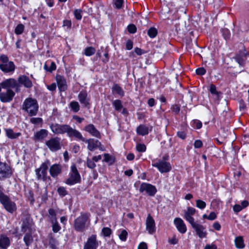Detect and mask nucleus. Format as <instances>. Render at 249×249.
Segmentation results:
<instances>
[{
	"label": "nucleus",
	"instance_id": "nucleus-1",
	"mask_svg": "<svg viewBox=\"0 0 249 249\" xmlns=\"http://www.w3.org/2000/svg\"><path fill=\"white\" fill-rule=\"evenodd\" d=\"M1 88L6 89V92L0 93V100L4 103L10 102L15 95V93L11 89H15L17 92L20 90L19 85L17 81L13 78H9L2 82L0 84V91Z\"/></svg>",
	"mask_w": 249,
	"mask_h": 249
},
{
	"label": "nucleus",
	"instance_id": "nucleus-2",
	"mask_svg": "<svg viewBox=\"0 0 249 249\" xmlns=\"http://www.w3.org/2000/svg\"><path fill=\"white\" fill-rule=\"evenodd\" d=\"M22 108L28 114L29 116L36 115L38 110L36 100L32 98L26 99L23 103Z\"/></svg>",
	"mask_w": 249,
	"mask_h": 249
},
{
	"label": "nucleus",
	"instance_id": "nucleus-3",
	"mask_svg": "<svg viewBox=\"0 0 249 249\" xmlns=\"http://www.w3.org/2000/svg\"><path fill=\"white\" fill-rule=\"evenodd\" d=\"M0 202L4 209L9 213H13L17 210L16 204L12 201L6 195H1L0 196Z\"/></svg>",
	"mask_w": 249,
	"mask_h": 249
},
{
	"label": "nucleus",
	"instance_id": "nucleus-4",
	"mask_svg": "<svg viewBox=\"0 0 249 249\" xmlns=\"http://www.w3.org/2000/svg\"><path fill=\"white\" fill-rule=\"evenodd\" d=\"M0 69L3 72L7 73L12 72L15 70V66L12 61H9L8 57L5 54L0 56Z\"/></svg>",
	"mask_w": 249,
	"mask_h": 249
},
{
	"label": "nucleus",
	"instance_id": "nucleus-5",
	"mask_svg": "<svg viewBox=\"0 0 249 249\" xmlns=\"http://www.w3.org/2000/svg\"><path fill=\"white\" fill-rule=\"evenodd\" d=\"M49 165L50 161L47 160L41 164L39 168L36 169L35 172L38 180H46L47 170Z\"/></svg>",
	"mask_w": 249,
	"mask_h": 249
},
{
	"label": "nucleus",
	"instance_id": "nucleus-6",
	"mask_svg": "<svg viewBox=\"0 0 249 249\" xmlns=\"http://www.w3.org/2000/svg\"><path fill=\"white\" fill-rule=\"evenodd\" d=\"M81 181V177L78 173L75 165L73 164L71 166V172L70 177L67 179L66 183L70 185H72Z\"/></svg>",
	"mask_w": 249,
	"mask_h": 249
},
{
	"label": "nucleus",
	"instance_id": "nucleus-7",
	"mask_svg": "<svg viewBox=\"0 0 249 249\" xmlns=\"http://www.w3.org/2000/svg\"><path fill=\"white\" fill-rule=\"evenodd\" d=\"M88 215L84 213L78 217L75 220L74 228L78 231H83L86 228V224L88 220Z\"/></svg>",
	"mask_w": 249,
	"mask_h": 249
},
{
	"label": "nucleus",
	"instance_id": "nucleus-8",
	"mask_svg": "<svg viewBox=\"0 0 249 249\" xmlns=\"http://www.w3.org/2000/svg\"><path fill=\"white\" fill-rule=\"evenodd\" d=\"M45 143L52 151H56L61 147L60 139L58 137L52 138L47 141Z\"/></svg>",
	"mask_w": 249,
	"mask_h": 249
},
{
	"label": "nucleus",
	"instance_id": "nucleus-9",
	"mask_svg": "<svg viewBox=\"0 0 249 249\" xmlns=\"http://www.w3.org/2000/svg\"><path fill=\"white\" fill-rule=\"evenodd\" d=\"M69 125L60 124L57 123L52 124L50 128L52 132L57 135L67 133Z\"/></svg>",
	"mask_w": 249,
	"mask_h": 249
},
{
	"label": "nucleus",
	"instance_id": "nucleus-10",
	"mask_svg": "<svg viewBox=\"0 0 249 249\" xmlns=\"http://www.w3.org/2000/svg\"><path fill=\"white\" fill-rule=\"evenodd\" d=\"M152 166L157 167L161 173L168 172L171 170L170 163L163 160H159L158 162L153 163Z\"/></svg>",
	"mask_w": 249,
	"mask_h": 249
},
{
	"label": "nucleus",
	"instance_id": "nucleus-11",
	"mask_svg": "<svg viewBox=\"0 0 249 249\" xmlns=\"http://www.w3.org/2000/svg\"><path fill=\"white\" fill-rule=\"evenodd\" d=\"M139 191L141 193L145 192L150 196H154L157 192L156 187L147 183H142L140 186Z\"/></svg>",
	"mask_w": 249,
	"mask_h": 249
},
{
	"label": "nucleus",
	"instance_id": "nucleus-12",
	"mask_svg": "<svg viewBox=\"0 0 249 249\" xmlns=\"http://www.w3.org/2000/svg\"><path fill=\"white\" fill-rule=\"evenodd\" d=\"M85 142L88 143V145L87 147L89 151H93L97 148L101 151L105 150L103 146L98 140L93 139H89L88 140H85Z\"/></svg>",
	"mask_w": 249,
	"mask_h": 249
},
{
	"label": "nucleus",
	"instance_id": "nucleus-13",
	"mask_svg": "<svg viewBox=\"0 0 249 249\" xmlns=\"http://www.w3.org/2000/svg\"><path fill=\"white\" fill-rule=\"evenodd\" d=\"M98 246L99 243L96 239V236L93 234L88 238L83 249H96Z\"/></svg>",
	"mask_w": 249,
	"mask_h": 249
},
{
	"label": "nucleus",
	"instance_id": "nucleus-14",
	"mask_svg": "<svg viewBox=\"0 0 249 249\" xmlns=\"http://www.w3.org/2000/svg\"><path fill=\"white\" fill-rule=\"evenodd\" d=\"M146 229L149 234H153L156 231L155 220L149 214L146 220Z\"/></svg>",
	"mask_w": 249,
	"mask_h": 249
},
{
	"label": "nucleus",
	"instance_id": "nucleus-15",
	"mask_svg": "<svg viewBox=\"0 0 249 249\" xmlns=\"http://www.w3.org/2000/svg\"><path fill=\"white\" fill-rule=\"evenodd\" d=\"M10 174V167L5 163L0 162V179L7 178Z\"/></svg>",
	"mask_w": 249,
	"mask_h": 249
},
{
	"label": "nucleus",
	"instance_id": "nucleus-16",
	"mask_svg": "<svg viewBox=\"0 0 249 249\" xmlns=\"http://www.w3.org/2000/svg\"><path fill=\"white\" fill-rule=\"evenodd\" d=\"M192 227L200 238H202L206 236V232L205 231V228L203 226L196 222L192 225Z\"/></svg>",
	"mask_w": 249,
	"mask_h": 249
},
{
	"label": "nucleus",
	"instance_id": "nucleus-17",
	"mask_svg": "<svg viewBox=\"0 0 249 249\" xmlns=\"http://www.w3.org/2000/svg\"><path fill=\"white\" fill-rule=\"evenodd\" d=\"M84 130L92 136L99 139L101 138L100 132L95 128L93 124H89L86 125L84 128Z\"/></svg>",
	"mask_w": 249,
	"mask_h": 249
},
{
	"label": "nucleus",
	"instance_id": "nucleus-18",
	"mask_svg": "<svg viewBox=\"0 0 249 249\" xmlns=\"http://www.w3.org/2000/svg\"><path fill=\"white\" fill-rule=\"evenodd\" d=\"M67 134L70 137H74L83 142L85 141V138L83 137L81 133L77 130L72 128L70 125L68 129Z\"/></svg>",
	"mask_w": 249,
	"mask_h": 249
},
{
	"label": "nucleus",
	"instance_id": "nucleus-19",
	"mask_svg": "<svg viewBox=\"0 0 249 249\" xmlns=\"http://www.w3.org/2000/svg\"><path fill=\"white\" fill-rule=\"evenodd\" d=\"M17 82L20 86V85H22L26 88H30L33 86L32 81L28 77L25 75L19 76Z\"/></svg>",
	"mask_w": 249,
	"mask_h": 249
},
{
	"label": "nucleus",
	"instance_id": "nucleus-20",
	"mask_svg": "<svg viewBox=\"0 0 249 249\" xmlns=\"http://www.w3.org/2000/svg\"><path fill=\"white\" fill-rule=\"evenodd\" d=\"M62 171V166L59 164H54L52 165L49 170L51 176L53 178H56Z\"/></svg>",
	"mask_w": 249,
	"mask_h": 249
},
{
	"label": "nucleus",
	"instance_id": "nucleus-21",
	"mask_svg": "<svg viewBox=\"0 0 249 249\" xmlns=\"http://www.w3.org/2000/svg\"><path fill=\"white\" fill-rule=\"evenodd\" d=\"M174 224L178 230L181 233H184L187 230L186 227L183 221L180 218H176L174 219Z\"/></svg>",
	"mask_w": 249,
	"mask_h": 249
},
{
	"label": "nucleus",
	"instance_id": "nucleus-22",
	"mask_svg": "<svg viewBox=\"0 0 249 249\" xmlns=\"http://www.w3.org/2000/svg\"><path fill=\"white\" fill-rule=\"evenodd\" d=\"M56 81L58 88L60 91H65L67 89L66 79L61 75L56 76Z\"/></svg>",
	"mask_w": 249,
	"mask_h": 249
},
{
	"label": "nucleus",
	"instance_id": "nucleus-23",
	"mask_svg": "<svg viewBox=\"0 0 249 249\" xmlns=\"http://www.w3.org/2000/svg\"><path fill=\"white\" fill-rule=\"evenodd\" d=\"M10 245L9 238L4 234H0V248L7 249Z\"/></svg>",
	"mask_w": 249,
	"mask_h": 249
},
{
	"label": "nucleus",
	"instance_id": "nucleus-24",
	"mask_svg": "<svg viewBox=\"0 0 249 249\" xmlns=\"http://www.w3.org/2000/svg\"><path fill=\"white\" fill-rule=\"evenodd\" d=\"M48 135V131L45 129H41L36 132L34 135V140L35 141H41Z\"/></svg>",
	"mask_w": 249,
	"mask_h": 249
},
{
	"label": "nucleus",
	"instance_id": "nucleus-25",
	"mask_svg": "<svg viewBox=\"0 0 249 249\" xmlns=\"http://www.w3.org/2000/svg\"><path fill=\"white\" fill-rule=\"evenodd\" d=\"M78 99L81 104L85 107L89 105V100L87 98V94L86 91H81L78 95Z\"/></svg>",
	"mask_w": 249,
	"mask_h": 249
},
{
	"label": "nucleus",
	"instance_id": "nucleus-26",
	"mask_svg": "<svg viewBox=\"0 0 249 249\" xmlns=\"http://www.w3.org/2000/svg\"><path fill=\"white\" fill-rule=\"evenodd\" d=\"M21 231L23 232L31 231V225L29 219L27 218L22 220Z\"/></svg>",
	"mask_w": 249,
	"mask_h": 249
},
{
	"label": "nucleus",
	"instance_id": "nucleus-27",
	"mask_svg": "<svg viewBox=\"0 0 249 249\" xmlns=\"http://www.w3.org/2000/svg\"><path fill=\"white\" fill-rule=\"evenodd\" d=\"M148 128L144 125H140L137 128V132L142 136L148 134Z\"/></svg>",
	"mask_w": 249,
	"mask_h": 249
},
{
	"label": "nucleus",
	"instance_id": "nucleus-28",
	"mask_svg": "<svg viewBox=\"0 0 249 249\" xmlns=\"http://www.w3.org/2000/svg\"><path fill=\"white\" fill-rule=\"evenodd\" d=\"M6 135L10 139H16L21 135L20 133H15L11 129H5Z\"/></svg>",
	"mask_w": 249,
	"mask_h": 249
},
{
	"label": "nucleus",
	"instance_id": "nucleus-29",
	"mask_svg": "<svg viewBox=\"0 0 249 249\" xmlns=\"http://www.w3.org/2000/svg\"><path fill=\"white\" fill-rule=\"evenodd\" d=\"M48 218L49 222L53 223L57 220L55 211L53 209H50L48 211Z\"/></svg>",
	"mask_w": 249,
	"mask_h": 249
},
{
	"label": "nucleus",
	"instance_id": "nucleus-30",
	"mask_svg": "<svg viewBox=\"0 0 249 249\" xmlns=\"http://www.w3.org/2000/svg\"><path fill=\"white\" fill-rule=\"evenodd\" d=\"M235 244L237 248L243 249L245 247V244L242 236H238L235 239Z\"/></svg>",
	"mask_w": 249,
	"mask_h": 249
},
{
	"label": "nucleus",
	"instance_id": "nucleus-31",
	"mask_svg": "<svg viewBox=\"0 0 249 249\" xmlns=\"http://www.w3.org/2000/svg\"><path fill=\"white\" fill-rule=\"evenodd\" d=\"M113 93H116L121 96H123L124 92L123 89L117 84H114L112 88Z\"/></svg>",
	"mask_w": 249,
	"mask_h": 249
},
{
	"label": "nucleus",
	"instance_id": "nucleus-32",
	"mask_svg": "<svg viewBox=\"0 0 249 249\" xmlns=\"http://www.w3.org/2000/svg\"><path fill=\"white\" fill-rule=\"evenodd\" d=\"M24 241L27 247L26 249H28V247L31 245L33 241V237L30 232H27L24 237Z\"/></svg>",
	"mask_w": 249,
	"mask_h": 249
},
{
	"label": "nucleus",
	"instance_id": "nucleus-33",
	"mask_svg": "<svg viewBox=\"0 0 249 249\" xmlns=\"http://www.w3.org/2000/svg\"><path fill=\"white\" fill-rule=\"evenodd\" d=\"M210 92L212 94H213L214 96L215 100H218L219 96V92H218L216 90V87L213 85L211 84L210 87L209 89Z\"/></svg>",
	"mask_w": 249,
	"mask_h": 249
},
{
	"label": "nucleus",
	"instance_id": "nucleus-34",
	"mask_svg": "<svg viewBox=\"0 0 249 249\" xmlns=\"http://www.w3.org/2000/svg\"><path fill=\"white\" fill-rule=\"evenodd\" d=\"M70 107L74 112H77L80 109V106L76 101H72L70 104Z\"/></svg>",
	"mask_w": 249,
	"mask_h": 249
},
{
	"label": "nucleus",
	"instance_id": "nucleus-35",
	"mask_svg": "<svg viewBox=\"0 0 249 249\" xmlns=\"http://www.w3.org/2000/svg\"><path fill=\"white\" fill-rule=\"evenodd\" d=\"M112 105L114 107L115 109L117 111H120L123 107L122 102L120 100H115L112 102Z\"/></svg>",
	"mask_w": 249,
	"mask_h": 249
},
{
	"label": "nucleus",
	"instance_id": "nucleus-36",
	"mask_svg": "<svg viewBox=\"0 0 249 249\" xmlns=\"http://www.w3.org/2000/svg\"><path fill=\"white\" fill-rule=\"evenodd\" d=\"M57 245L58 243L55 239L51 238L49 239V246L52 249H57Z\"/></svg>",
	"mask_w": 249,
	"mask_h": 249
},
{
	"label": "nucleus",
	"instance_id": "nucleus-37",
	"mask_svg": "<svg viewBox=\"0 0 249 249\" xmlns=\"http://www.w3.org/2000/svg\"><path fill=\"white\" fill-rule=\"evenodd\" d=\"M95 53V49L92 47L86 48L85 50L84 54L87 56H91Z\"/></svg>",
	"mask_w": 249,
	"mask_h": 249
},
{
	"label": "nucleus",
	"instance_id": "nucleus-38",
	"mask_svg": "<svg viewBox=\"0 0 249 249\" xmlns=\"http://www.w3.org/2000/svg\"><path fill=\"white\" fill-rule=\"evenodd\" d=\"M184 218L190 223L191 226L196 223L194 221V218L192 217V215L185 212L184 213Z\"/></svg>",
	"mask_w": 249,
	"mask_h": 249
},
{
	"label": "nucleus",
	"instance_id": "nucleus-39",
	"mask_svg": "<svg viewBox=\"0 0 249 249\" xmlns=\"http://www.w3.org/2000/svg\"><path fill=\"white\" fill-rule=\"evenodd\" d=\"M24 26L22 24H18L15 30V33L17 35L21 34L24 30Z\"/></svg>",
	"mask_w": 249,
	"mask_h": 249
},
{
	"label": "nucleus",
	"instance_id": "nucleus-40",
	"mask_svg": "<svg viewBox=\"0 0 249 249\" xmlns=\"http://www.w3.org/2000/svg\"><path fill=\"white\" fill-rule=\"evenodd\" d=\"M148 36L151 37H155L157 35V30L156 28L153 27H151L148 31Z\"/></svg>",
	"mask_w": 249,
	"mask_h": 249
},
{
	"label": "nucleus",
	"instance_id": "nucleus-41",
	"mask_svg": "<svg viewBox=\"0 0 249 249\" xmlns=\"http://www.w3.org/2000/svg\"><path fill=\"white\" fill-rule=\"evenodd\" d=\"M52 225L53 231L54 232H57L61 229V227L59 226L57 220H55L53 223H51Z\"/></svg>",
	"mask_w": 249,
	"mask_h": 249
},
{
	"label": "nucleus",
	"instance_id": "nucleus-42",
	"mask_svg": "<svg viewBox=\"0 0 249 249\" xmlns=\"http://www.w3.org/2000/svg\"><path fill=\"white\" fill-rule=\"evenodd\" d=\"M206 203L200 200V199H197L196 200V206L200 209H203L206 207Z\"/></svg>",
	"mask_w": 249,
	"mask_h": 249
},
{
	"label": "nucleus",
	"instance_id": "nucleus-43",
	"mask_svg": "<svg viewBox=\"0 0 249 249\" xmlns=\"http://www.w3.org/2000/svg\"><path fill=\"white\" fill-rule=\"evenodd\" d=\"M87 165L90 169H94L96 167V164L93 160L91 159L87 158Z\"/></svg>",
	"mask_w": 249,
	"mask_h": 249
},
{
	"label": "nucleus",
	"instance_id": "nucleus-44",
	"mask_svg": "<svg viewBox=\"0 0 249 249\" xmlns=\"http://www.w3.org/2000/svg\"><path fill=\"white\" fill-rule=\"evenodd\" d=\"M82 10L81 9H75L74 11V15L77 20H80L82 18Z\"/></svg>",
	"mask_w": 249,
	"mask_h": 249
},
{
	"label": "nucleus",
	"instance_id": "nucleus-45",
	"mask_svg": "<svg viewBox=\"0 0 249 249\" xmlns=\"http://www.w3.org/2000/svg\"><path fill=\"white\" fill-rule=\"evenodd\" d=\"M30 122L34 124H37L42 123V119L41 118H32L30 119Z\"/></svg>",
	"mask_w": 249,
	"mask_h": 249
},
{
	"label": "nucleus",
	"instance_id": "nucleus-46",
	"mask_svg": "<svg viewBox=\"0 0 249 249\" xmlns=\"http://www.w3.org/2000/svg\"><path fill=\"white\" fill-rule=\"evenodd\" d=\"M137 151L140 152H143L146 150V146L144 144L139 143L136 145Z\"/></svg>",
	"mask_w": 249,
	"mask_h": 249
},
{
	"label": "nucleus",
	"instance_id": "nucleus-47",
	"mask_svg": "<svg viewBox=\"0 0 249 249\" xmlns=\"http://www.w3.org/2000/svg\"><path fill=\"white\" fill-rule=\"evenodd\" d=\"M102 232L105 236H109L111 233V230L109 228H104L102 229Z\"/></svg>",
	"mask_w": 249,
	"mask_h": 249
},
{
	"label": "nucleus",
	"instance_id": "nucleus-48",
	"mask_svg": "<svg viewBox=\"0 0 249 249\" xmlns=\"http://www.w3.org/2000/svg\"><path fill=\"white\" fill-rule=\"evenodd\" d=\"M57 192L59 195L62 196H66L67 194V191L66 190L65 188L63 187H59L57 189Z\"/></svg>",
	"mask_w": 249,
	"mask_h": 249
},
{
	"label": "nucleus",
	"instance_id": "nucleus-49",
	"mask_svg": "<svg viewBox=\"0 0 249 249\" xmlns=\"http://www.w3.org/2000/svg\"><path fill=\"white\" fill-rule=\"evenodd\" d=\"M127 235V232L125 230H123L119 235V238L122 241H124L126 239Z\"/></svg>",
	"mask_w": 249,
	"mask_h": 249
},
{
	"label": "nucleus",
	"instance_id": "nucleus-50",
	"mask_svg": "<svg viewBox=\"0 0 249 249\" xmlns=\"http://www.w3.org/2000/svg\"><path fill=\"white\" fill-rule=\"evenodd\" d=\"M128 31L131 34L135 33L136 32L137 28L134 24H130L127 27Z\"/></svg>",
	"mask_w": 249,
	"mask_h": 249
},
{
	"label": "nucleus",
	"instance_id": "nucleus-51",
	"mask_svg": "<svg viewBox=\"0 0 249 249\" xmlns=\"http://www.w3.org/2000/svg\"><path fill=\"white\" fill-rule=\"evenodd\" d=\"M222 34L224 38L227 39L230 38V33L229 30L227 29H224L222 30Z\"/></svg>",
	"mask_w": 249,
	"mask_h": 249
},
{
	"label": "nucleus",
	"instance_id": "nucleus-52",
	"mask_svg": "<svg viewBox=\"0 0 249 249\" xmlns=\"http://www.w3.org/2000/svg\"><path fill=\"white\" fill-rule=\"evenodd\" d=\"M185 212L189 214L193 215L196 213V210L195 208L193 207H188L187 211H185Z\"/></svg>",
	"mask_w": 249,
	"mask_h": 249
},
{
	"label": "nucleus",
	"instance_id": "nucleus-53",
	"mask_svg": "<svg viewBox=\"0 0 249 249\" xmlns=\"http://www.w3.org/2000/svg\"><path fill=\"white\" fill-rule=\"evenodd\" d=\"M123 0H116L114 2L116 7L118 9L121 8L123 3Z\"/></svg>",
	"mask_w": 249,
	"mask_h": 249
},
{
	"label": "nucleus",
	"instance_id": "nucleus-54",
	"mask_svg": "<svg viewBox=\"0 0 249 249\" xmlns=\"http://www.w3.org/2000/svg\"><path fill=\"white\" fill-rule=\"evenodd\" d=\"M196 73L198 75H203L206 73V70L203 68H199L196 69Z\"/></svg>",
	"mask_w": 249,
	"mask_h": 249
},
{
	"label": "nucleus",
	"instance_id": "nucleus-55",
	"mask_svg": "<svg viewBox=\"0 0 249 249\" xmlns=\"http://www.w3.org/2000/svg\"><path fill=\"white\" fill-rule=\"evenodd\" d=\"M202 146V142L200 140H196L194 142V146L196 148H200Z\"/></svg>",
	"mask_w": 249,
	"mask_h": 249
},
{
	"label": "nucleus",
	"instance_id": "nucleus-56",
	"mask_svg": "<svg viewBox=\"0 0 249 249\" xmlns=\"http://www.w3.org/2000/svg\"><path fill=\"white\" fill-rule=\"evenodd\" d=\"M172 109L176 113H178L180 111V107L177 105H174L172 107Z\"/></svg>",
	"mask_w": 249,
	"mask_h": 249
},
{
	"label": "nucleus",
	"instance_id": "nucleus-57",
	"mask_svg": "<svg viewBox=\"0 0 249 249\" xmlns=\"http://www.w3.org/2000/svg\"><path fill=\"white\" fill-rule=\"evenodd\" d=\"M177 136L180 139L184 140L186 138V134L184 131H178Z\"/></svg>",
	"mask_w": 249,
	"mask_h": 249
},
{
	"label": "nucleus",
	"instance_id": "nucleus-58",
	"mask_svg": "<svg viewBox=\"0 0 249 249\" xmlns=\"http://www.w3.org/2000/svg\"><path fill=\"white\" fill-rule=\"evenodd\" d=\"M133 48V42L132 41L128 40L126 43V48L127 50H130Z\"/></svg>",
	"mask_w": 249,
	"mask_h": 249
},
{
	"label": "nucleus",
	"instance_id": "nucleus-59",
	"mask_svg": "<svg viewBox=\"0 0 249 249\" xmlns=\"http://www.w3.org/2000/svg\"><path fill=\"white\" fill-rule=\"evenodd\" d=\"M242 209V206L238 204L235 205L233 207V211L236 213L241 211Z\"/></svg>",
	"mask_w": 249,
	"mask_h": 249
},
{
	"label": "nucleus",
	"instance_id": "nucleus-60",
	"mask_svg": "<svg viewBox=\"0 0 249 249\" xmlns=\"http://www.w3.org/2000/svg\"><path fill=\"white\" fill-rule=\"evenodd\" d=\"M216 218V215L214 212H211L208 216V219L210 220H214Z\"/></svg>",
	"mask_w": 249,
	"mask_h": 249
},
{
	"label": "nucleus",
	"instance_id": "nucleus-61",
	"mask_svg": "<svg viewBox=\"0 0 249 249\" xmlns=\"http://www.w3.org/2000/svg\"><path fill=\"white\" fill-rule=\"evenodd\" d=\"M134 51L135 53L139 55H140L144 53V51L139 48H136L134 49Z\"/></svg>",
	"mask_w": 249,
	"mask_h": 249
},
{
	"label": "nucleus",
	"instance_id": "nucleus-62",
	"mask_svg": "<svg viewBox=\"0 0 249 249\" xmlns=\"http://www.w3.org/2000/svg\"><path fill=\"white\" fill-rule=\"evenodd\" d=\"M71 20L67 19V20H65L63 21V26H66L68 28H70V27H71Z\"/></svg>",
	"mask_w": 249,
	"mask_h": 249
},
{
	"label": "nucleus",
	"instance_id": "nucleus-63",
	"mask_svg": "<svg viewBox=\"0 0 249 249\" xmlns=\"http://www.w3.org/2000/svg\"><path fill=\"white\" fill-rule=\"evenodd\" d=\"M138 249H147V244L144 242L141 243L138 247Z\"/></svg>",
	"mask_w": 249,
	"mask_h": 249
},
{
	"label": "nucleus",
	"instance_id": "nucleus-64",
	"mask_svg": "<svg viewBox=\"0 0 249 249\" xmlns=\"http://www.w3.org/2000/svg\"><path fill=\"white\" fill-rule=\"evenodd\" d=\"M204 249H217V247L214 244L207 245L205 246Z\"/></svg>",
	"mask_w": 249,
	"mask_h": 249
}]
</instances>
